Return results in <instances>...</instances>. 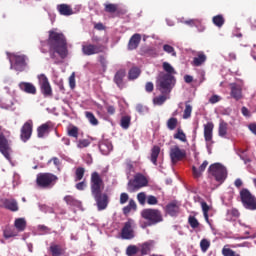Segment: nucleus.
<instances>
[{"instance_id": "5fc2aeb1", "label": "nucleus", "mask_w": 256, "mask_h": 256, "mask_svg": "<svg viewBox=\"0 0 256 256\" xmlns=\"http://www.w3.org/2000/svg\"><path fill=\"white\" fill-rule=\"evenodd\" d=\"M163 51H165V53L172 54V57H177V52H175V48H173V46H171L169 44H165L163 46Z\"/></svg>"}, {"instance_id": "473e14b6", "label": "nucleus", "mask_w": 256, "mask_h": 256, "mask_svg": "<svg viewBox=\"0 0 256 256\" xmlns=\"http://www.w3.org/2000/svg\"><path fill=\"white\" fill-rule=\"evenodd\" d=\"M201 207H202L203 216H204L206 223L211 225V222H209V211H210L211 207H209V204H207V202H205V201L201 202Z\"/></svg>"}, {"instance_id": "052dcab7", "label": "nucleus", "mask_w": 256, "mask_h": 256, "mask_svg": "<svg viewBox=\"0 0 256 256\" xmlns=\"http://www.w3.org/2000/svg\"><path fill=\"white\" fill-rule=\"evenodd\" d=\"M129 201V194L123 192L120 194V205H125Z\"/></svg>"}, {"instance_id": "3c124183", "label": "nucleus", "mask_w": 256, "mask_h": 256, "mask_svg": "<svg viewBox=\"0 0 256 256\" xmlns=\"http://www.w3.org/2000/svg\"><path fill=\"white\" fill-rule=\"evenodd\" d=\"M76 178L75 181H81L83 177H85V168L83 167H78L75 172Z\"/></svg>"}, {"instance_id": "13d9d810", "label": "nucleus", "mask_w": 256, "mask_h": 256, "mask_svg": "<svg viewBox=\"0 0 256 256\" xmlns=\"http://www.w3.org/2000/svg\"><path fill=\"white\" fill-rule=\"evenodd\" d=\"M136 111L140 115H143V113H147V111H149V108H147V106H144L143 104H137Z\"/></svg>"}, {"instance_id": "c9c22d12", "label": "nucleus", "mask_w": 256, "mask_h": 256, "mask_svg": "<svg viewBox=\"0 0 256 256\" xmlns=\"http://www.w3.org/2000/svg\"><path fill=\"white\" fill-rule=\"evenodd\" d=\"M120 125L122 129H129V127L131 126V116L129 115L122 116L120 120Z\"/></svg>"}, {"instance_id": "ea45409f", "label": "nucleus", "mask_w": 256, "mask_h": 256, "mask_svg": "<svg viewBox=\"0 0 256 256\" xmlns=\"http://www.w3.org/2000/svg\"><path fill=\"white\" fill-rule=\"evenodd\" d=\"M219 137H225L227 135V122L221 121L218 128Z\"/></svg>"}, {"instance_id": "0eeeda50", "label": "nucleus", "mask_w": 256, "mask_h": 256, "mask_svg": "<svg viewBox=\"0 0 256 256\" xmlns=\"http://www.w3.org/2000/svg\"><path fill=\"white\" fill-rule=\"evenodd\" d=\"M240 201L245 209L256 211V197L247 188L240 191Z\"/></svg>"}, {"instance_id": "37998d69", "label": "nucleus", "mask_w": 256, "mask_h": 256, "mask_svg": "<svg viewBox=\"0 0 256 256\" xmlns=\"http://www.w3.org/2000/svg\"><path fill=\"white\" fill-rule=\"evenodd\" d=\"M191 113H193V106H191V104H189V102H185L183 119H189V117H191Z\"/></svg>"}, {"instance_id": "6e6d98bb", "label": "nucleus", "mask_w": 256, "mask_h": 256, "mask_svg": "<svg viewBox=\"0 0 256 256\" xmlns=\"http://www.w3.org/2000/svg\"><path fill=\"white\" fill-rule=\"evenodd\" d=\"M137 199L140 205H145V203H147V195L145 194V192L138 193Z\"/></svg>"}, {"instance_id": "8fccbe9b", "label": "nucleus", "mask_w": 256, "mask_h": 256, "mask_svg": "<svg viewBox=\"0 0 256 256\" xmlns=\"http://www.w3.org/2000/svg\"><path fill=\"white\" fill-rule=\"evenodd\" d=\"M68 136L74 137V139H78L79 137V128L77 126H72L68 129Z\"/></svg>"}, {"instance_id": "69168bd1", "label": "nucleus", "mask_w": 256, "mask_h": 256, "mask_svg": "<svg viewBox=\"0 0 256 256\" xmlns=\"http://www.w3.org/2000/svg\"><path fill=\"white\" fill-rule=\"evenodd\" d=\"M69 85L71 89H75V72H73L69 77Z\"/></svg>"}, {"instance_id": "2eb2a0df", "label": "nucleus", "mask_w": 256, "mask_h": 256, "mask_svg": "<svg viewBox=\"0 0 256 256\" xmlns=\"http://www.w3.org/2000/svg\"><path fill=\"white\" fill-rule=\"evenodd\" d=\"M134 226H135V221L133 219H128V221L125 222L121 231L122 239H133V237H135L134 231H133Z\"/></svg>"}, {"instance_id": "e433bc0d", "label": "nucleus", "mask_w": 256, "mask_h": 256, "mask_svg": "<svg viewBox=\"0 0 256 256\" xmlns=\"http://www.w3.org/2000/svg\"><path fill=\"white\" fill-rule=\"evenodd\" d=\"M85 117L86 119H88L91 125H99V120H97V117H95V114H93L92 112L86 111Z\"/></svg>"}, {"instance_id": "4d7b16f0", "label": "nucleus", "mask_w": 256, "mask_h": 256, "mask_svg": "<svg viewBox=\"0 0 256 256\" xmlns=\"http://www.w3.org/2000/svg\"><path fill=\"white\" fill-rule=\"evenodd\" d=\"M146 203L148 205H157V203H159V200L157 199V197H155L153 195H149L146 198Z\"/></svg>"}, {"instance_id": "393cba45", "label": "nucleus", "mask_w": 256, "mask_h": 256, "mask_svg": "<svg viewBox=\"0 0 256 256\" xmlns=\"http://www.w3.org/2000/svg\"><path fill=\"white\" fill-rule=\"evenodd\" d=\"M205 61H207V55L203 52H198L197 56L193 58L192 65L193 67H201Z\"/></svg>"}, {"instance_id": "09e8293b", "label": "nucleus", "mask_w": 256, "mask_h": 256, "mask_svg": "<svg viewBox=\"0 0 256 256\" xmlns=\"http://www.w3.org/2000/svg\"><path fill=\"white\" fill-rule=\"evenodd\" d=\"M211 247V242L207 239H202L200 241V249L203 253H207V250Z\"/></svg>"}, {"instance_id": "72a5a7b5", "label": "nucleus", "mask_w": 256, "mask_h": 256, "mask_svg": "<svg viewBox=\"0 0 256 256\" xmlns=\"http://www.w3.org/2000/svg\"><path fill=\"white\" fill-rule=\"evenodd\" d=\"M212 23L216 26V27H223V25H225V18L223 17V15L218 14L216 16H214L212 18Z\"/></svg>"}, {"instance_id": "4468645a", "label": "nucleus", "mask_w": 256, "mask_h": 256, "mask_svg": "<svg viewBox=\"0 0 256 256\" xmlns=\"http://www.w3.org/2000/svg\"><path fill=\"white\" fill-rule=\"evenodd\" d=\"M33 135V120L26 121L20 130V139L23 143H27Z\"/></svg>"}, {"instance_id": "aec40b11", "label": "nucleus", "mask_w": 256, "mask_h": 256, "mask_svg": "<svg viewBox=\"0 0 256 256\" xmlns=\"http://www.w3.org/2000/svg\"><path fill=\"white\" fill-rule=\"evenodd\" d=\"M139 43H141V34H134L130 38L128 42V51H134V49H137L139 47Z\"/></svg>"}, {"instance_id": "412c9836", "label": "nucleus", "mask_w": 256, "mask_h": 256, "mask_svg": "<svg viewBox=\"0 0 256 256\" xmlns=\"http://www.w3.org/2000/svg\"><path fill=\"white\" fill-rule=\"evenodd\" d=\"M165 211L170 217H177L179 215V205H177V202H171L166 205Z\"/></svg>"}, {"instance_id": "39448f33", "label": "nucleus", "mask_w": 256, "mask_h": 256, "mask_svg": "<svg viewBox=\"0 0 256 256\" xmlns=\"http://www.w3.org/2000/svg\"><path fill=\"white\" fill-rule=\"evenodd\" d=\"M57 181H59V177L49 172L39 173L36 176V185L40 189H53L57 185Z\"/></svg>"}, {"instance_id": "f257e3e1", "label": "nucleus", "mask_w": 256, "mask_h": 256, "mask_svg": "<svg viewBox=\"0 0 256 256\" xmlns=\"http://www.w3.org/2000/svg\"><path fill=\"white\" fill-rule=\"evenodd\" d=\"M47 45L49 48L50 59H55L57 55H59L61 59H67L69 56V46L65 34L50 30L48 32Z\"/></svg>"}, {"instance_id": "0e129e2a", "label": "nucleus", "mask_w": 256, "mask_h": 256, "mask_svg": "<svg viewBox=\"0 0 256 256\" xmlns=\"http://www.w3.org/2000/svg\"><path fill=\"white\" fill-rule=\"evenodd\" d=\"M228 215H231L232 217H235L237 219L240 213L239 210H237V208H232L231 210H228Z\"/></svg>"}, {"instance_id": "de8ad7c7", "label": "nucleus", "mask_w": 256, "mask_h": 256, "mask_svg": "<svg viewBox=\"0 0 256 256\" xmlns=\"http://www.w3.org/2000/svg\"><path fill=\"white\" fill-rule=\"evenodd\" d=\"M167 95L168 94H162L160 96H157L153 99L154 105H163L167 101Z\"/></svg>"}, {"instance_id": "9d476101", "label": "nucleus", "mask_w": 256, "mask_h": 256, "mask_svg": "<svg viewBox=\"0 0 256 256\" xmlns=\"http://www.w3.org/2000/svg\"><path fill=\"white\" fill-rule=\"evenodd\" d=\"M11 68L20 73L25 71L27 67V57L25 55H10Z\"/></svg>"}, {"instance_id": "c756f323", "label": "nucleus", "mask_w": 256, "mask_h": 256, "mask_svg": "<svg viewBox=\"0 0 256 256\" xmlns=\"http://www.w3.org/2000/svg\"><path fill=\"white\" fill-rule=\"evenodd\" d=\"M104 11L106 13H117L125 15V11H119L117 4H104Z\"/></svg>"}, {"instance_id": "603ef678", "label": "nucleus", "mask_w": 256, "mask_h": 256, "mask_svg": "<svg viewBox=\"0 0 256 256\" xmlns=\"http://www.w3.org/2000/svg\"><path fill=\"white\" fill-rule=\"evenodd\" d=\"M91 145V141L89 139H80L77 142L78 149H85V147H89Z\"/></svg>"}, {"instance_id": "a878e982", "label": "nucleus", "mask_w": 256, "mask_h": 256, "mask_svg": "<svg viewBox=\"0 0 256 256\" xmlns=\"http://www.w3.org/2000/svg\"><path fill=\"white\" fill-rule=\"evenodd\" d=\"M141 75V69L137 66H133L128 71V81H135V79H139Z\"/></svg>"}, {"instance_id": "a18cd8bd", "label": "nucleus", "mask_w": 256, "mask_h": 256, "mask_svg": "<svg viewBox=\"0 0 256 256\" xmlns=\"http://www.w3.org/2000/svg\"><path fill=\"white\" fill-rule=\"evenodd\" d=\"M222 255L223 256H241L237 252L233 251L231 248H229L227 245H225L222 249Z\"/></svg>"}, {"instance_id": "79ce46f5", "label": "nucleus", "mask_w": 256, "mask_h": 256, "mask_svg": "<svg viewBox=\"0 0 256 256\" xmlns=\"http://www.w3.org/2000/svg\"><path fill=\"white\" fill-rule=\"evenodd\" d=\"M64 201L67 203V205H71L72 207H79L80 205V202L73 196H66Z\"/></svg>"}, {"instance_id": "4be33fe9", "label": "nucleus", "mask_w": 256, "mask_h": 256, "mask_svg": "<svg viewBox=\"0 0 256 256\" xmlns=\"http://www.w3.org/2000/svg\"><path fill=\"white\" fill-rule=\"evenodd\" d=\"M207 165H209V162L207 160H205L199 166V168H197L195 166L192 167V173H193L194 179H199V177H201V175H203V173L205 172V169H207Z\"/></svg>"}, {"instance_id": "cd10ccee", "label": "nucleus", "mask_w": 256, "mask_h": 256, "mask_svg": "<svg viewBox=\"0 0 256 256\" xmlns=\"http://www.w3.org/2000/svg\"><path fill=\"white\" fill-rule=\"evenodd\" d=\"M159 153H161V147L155 145L151 149L150 161L153 165H157V159H159Z\"/></svg>"}, {"instance_id": "ddd939ff", "label": "nucleus", "mask_w": 256, "mask_h": 256, "mask_svg": "<svg viewBox=\"0 0 256 256\" xmlns=\"http://www.w3.org/2000/svg\"><path fill=\"white\" fill-rule=\"evenodd\" d=\"M169 155L172 163H179V161L187 159V151L185 149H181L178 145L170 148Z\"/></svg>"}, {"instance_id": "b1692460", "label": "nucleus", "mask_w": 256, "mask_h": 256, "mask_svg": "<svg viewBox=\"0 0 256 256\" xmlns=\"http://www.w3.org/2000/svg\"><path fill=\"white\" fill-rule=\"evenodd\" d=\"M57 11L60 15H64V17H69V15H73V9L68 4H59L57 6Z\"/></svg>"}, {"instance_id": "774afa93", "label": "nucleus", "mask_w": 256, "mask_h": 256, "mask_svg": "<svg viewBox=\"0 0 256 256\" xmlns=\"http://www.w3.org/2000/svg\"><path fill=\"white\" fill-rule=\"evenodd\" d=\"M210 103L215 104V103H219V101H221V98L218 95H213L210 99H209Z\"/></svg>"}, {"instance_id": "58836bf2", "label": "nucleus", "mask_w": 256, "mask_h": 256, "mask_svg": "<svg viewBox=\"0 0 256 256\" xmlns=\"http://www.w3.org/2000/svg\"><path fill=\"white\" fill-rule=\"evenodd\" d=\"M174 139H178L182 141V143H187V135H185V132L180 128H178L177 133L174 134Z\"/></svg>"}, {"instance_id": "9b49d317", "label": "nucleus", "mask_w": 256, "mask_h": 256, "mask_svg": "<svg viewBox=\"0 0 256 256\" xmlns=\"http://www.w3.org/2000/svg\"><path fill=\"white\" fill-rule=\"evenodd\" d=\"M38 85L40 87V93L43 97H53V88H51V83H49V78L45 74L38 75Z\"/></svg>"}, {"instance_id": "2f4dec72", "label": "nucleus", "mask_w": 256, "mask_h": 256, "mask_svg": "<svg viewBox=\"0 0 256 256\" xmlns=\"http://www.w3.org/2000/svg\"><path fill=\"white\" fill-rule=\"evenodd\" d=\"M130 211H137V203L133 199L123 208L124 215H129Z\"/></svg>"}, {"instance_id": "5701e85b", "label": "nucleus", "mask_w": 256, "mask_h": 256, "mask_svg": "<svg viewBox=\"0 0 256 256\" xmlns=\"http://www.w3.org/2000/svg\"><path fill=\"white\" fill-rule=\"evenodd\" d=\"M230 95L236 101H239L240 99H243V90L241 89V86L233 84L231 86Z\"/></svg>"}, {"instance_id": "49530a36", "label": "nucleus", "mask_w": 256, "mask_h": 256, "mask_svg": "<svg viewBox=\"0 0 256 256\" xmlns=\"http://www.w3.org/2000/svg\"><path fill=\"white\" fill-rule=\"evenodd\" d=\"M5 239H11V237H17V232L15 229L6 228L3 232Z\"/></svg>"}, {"instance_id": "6e6552de", "label": "nucleus", "mask_w": 256, "mask_h": 256, "mask_svg": "<svg viewBox=\"0 0 256 256\" xmlns=\"http://www.w3.org/2000/svg\"><path fill=\"white\" fill-rule=\"evenodd\" d=\"M208 172L216 179V181H218V183H224L225 179H227V168H225L221 163H214L210 165Z\"/></svg>"}, {"instance_id": "680f3d73", "label": "nucleus", "mask_w": 256, "mask_h": 256, "mask_svg": "<svg viewBox=\"0 0 256 256\" xmlns=\"http://www.w3.org/2000/svg\"><path fill=\"white\" fill-rule=\"evenodd\" d=\"M106 111H107L108 115H114L116 113V108L113 105L107 104Z\"/></svg>"}, {"instance_id": "a19ab883", "label": "nucleus", "mask_w": 256, "mask_h": 256, "mask_svg": "<svg viewBox=\"0 0 256 256\" xmlns=\"http://www.w3.org/2000/svg\"><path fill=\"white\" fill-rule=\"evenodd\" d=\"M178 123H179V121L177 120V118L172 117V118L168 119V121H167V128L170 131H175V129H177Z\"/></svg>"}, {"instance_id": "7c9ffc66", "label": "nucleus", "mask_w": 256, "mask_h": 256, "mask_svg": "<svg viewBox=\"0 0 256 256\" xmlns=\"http://www.w3.org/2000/svg\"><path fill=\"white\" fill-rule=\"evenodd\" d=\"M99 149L103 155H108V153H111L113 151V145L109 142H101L99 144Z\"/></svg>"}, {"instance_id": "e2e57ef3", "label": "nucleus", "mask_w": 256, "mask_h": 256, "mask_svg": "<svg viewBox=\"0 0 256 256\" xmlns=\"http://www.w3.org/2000/svg\"><path fill=\"white\" fill-rule=\"evenodd\" d=\"M153 89H155L153 82H147L145 85V91H147V93H153Z\"/></svg>"}, {"instance_id": "864d4df0", "label": "nucleus", "mask_w": 256, "mask_h": 256, "mask_svg": "<svg viewBox=\"0 0 256 256\" xmlns=\"http://www.w3.org/2000/svg\"><path fill=\"white\" fill-rule=\"evenodd\" d=\"M188 223L192 229H197L199 227V220L195 216H189Z\"/></svg>"}, {"instance_id": "dca6fc26", "label": "nucleus", "mask_w": 256, "mask_h": 256, "mask_svg": "<svg viewBox=\"0 0 256 256\" xmlns=\"http://www.w3.org/2000/svg\"><path fill=\"white\" fill-rule=\"evenodd\" d=\"M127 76V70L125 68L119 69L113 78V82L117 85L118 89H125V77Z\"/></svg>"}, {"instance_id": "c85d7f7f", "label": "nucleus", "mask_w": 256, "mask_h": 256, "mask_svg": "<svg viewBox=\"0 0 256 256\" xmlns=\"http://www.w3.org/2000/svg\"><path fill=\"white\" fill-rule=\"evenodd\" d=\"M14 227L17 231L23 232L27 228V221H25V218H17L14 222Z\"/></svg>"}, {"instance_id": "f3484780", "label": "nucleus", "mask_w": 256, "mask_h": 256, "mask_svg": "<svg viewBox=\"0 0 256 256\" xmlns=\"http://www.w3.org/2000/svg\"><path fill=\"white\" fill-rule=\"evenodd\" d=\"M213 129H215V125L213 124V122H207L204 125V139L206 143H210L211 145L215 143L213 141Z\"/></svg>"}, {"instance_id": "7ed1b4c3", "label": "nucleus", "mask_w": 256, "mask_h": 256, "mask_svg": "<svg viewBox=\"0 0 256 256\" xmlns=\"http://www.w3.org/2000/svg\"><path fill=\"white\" fill-rule=\"evenodd\" d=\"M175 76L171 74H166L165 72H161L156 80V87L162 95H169L173 88L175 87Z\"/></svg>"}, {"instance_id": "338daca9", "label": "nucleus", "mask_w": 256, "mask_h": 256, "mask_svg": "<svg viewBox=\"0 0 256 256\" xmlns=\"http://www.w3.org/2000/svg\"><path fill=\"white\" fill-rule=\"evenodd\" d=\"M86 187L87 183H85V181L76 184V189H78V191H84Z\"/></svg>"}, {"instance_id": "4c0bfd02", "label": "nucleus", "mask_w": 256, "mask_h": 256, "mask_svg": "<svg viewBox=\"0 0 256 256\" xmlns=\"http://www.w3.org/2000/svg\"><path fill=\"white\" fill-rule=\"evenodd\" d=\"M139 248L135 245H130L126 249V255L128 256H139Z\"/></svg>"}, {"instance_id": "6ab92c4d", "label": "nucleus", "mask_w": 256, "mask_h": 256, "mask_svg": "<svg viewBox=\"0 0 256 256\" xmlns=\"http://www.w3.org/2000/svg\"><path fill=\"white\" fill-rule=\"evenodd\" d=\"M0 203L1 207H4V209H8V211H19V205L17 204V200L15 199H2Z\"/></svg>"}, {"instance_id": "a211bd4d", "label": "nucleus", "mask_w": 256, "mask_h": 256, "mask_svg": "<svg viewBox=\"0 0 256 256\" xmlns=\"http://www.w3.org/2000/svg\"><path fill=\"white\" fill-rule=\"evenodd\" d=\"M18 87L21 91L27 93L28 95H37V87H35L31 82H20Z\"/></svg>"}, {"instance_id": "1a4fd4ad", "label": "nucleus", "mask_w": 256, "mask_h": 256, "mask_svg": "<svg viewBox=\"0 0 256 256\" xmlns=\"http://www.w3.org/2000/svg\"><path fill=\"white\" fill-rule=\"evenodd\" d=\"M147 185H149V180H147V177L141 173H138L134 176V179L129 180L128 191L130 193H134V191L147 187Z\"/></svg>"}, {"instance_id": "bb28decb", "label": "nucleus", "mask_w": 256, "mask_h": 256, "mask_svg": "<svg viewBox=\"0 0 256 256\" xmlns=\"http://www.w3.org/2000/svg\"><path fill=\"white\" fill-rule=\"evenodd\" d=\"M50 128L51 127L47 123L40 125L37 128V136L39 137V139H43V137H45V135H49Z\"/></svg>"}, {"instance_id": "20e7f679", "label": "nucleus", "mask_w": 256, "mask_h": 256, "mask_svg": "<svg viewBox=\"0 0 256 256\" xmlns=\"http://www.w3.org/2000/svg\"><path fill=\"white\" fill-rule=\"evenodd\" d=\"M141 217L147 221L143 227H153V225L163 222V214L159 211V209H143L141 211Z\"/></svg>"}, {"instance_id": "f8f14e48", "label": "nucleus", "mask_w": 256, "mask_h": 256, "mask_svg": "<svg viewBox=\"0 0 256 256\" xmlns=\"http://www.w3.org/2000/svg\"><path fill=\"white\" fill-rule=\"evenodd\" d=\"M105 45L103 44H85L82 45V53L86 56L99 55V53H105Z\"/></svg>"}, {"instance_id": "c03bdc74", "label": "nucleus", "mask_w": 256, "mask_h": 256, "mask_svg": "<svg viewBox=\"0 0 256 256\" xmlns=\"http://www.w3.org/2000/svg\"><path fill=\"white\" fill-rule=\"evenodd\" d=\"M162 67L164 71H166V75H175L177 72L175 71V68L169 64V62H164L162 64Z\"/></svg>"}, {"instance_id": "f704fd0d", "label": "nucleus", "mask_w": 256, "mask_h": 256, "mask_svg": "<svg viewBox=\"0 0 256 256\" xmlns=\"http://www.w3.org/2000/svg\"><path fill=\"white\" fill-rule=\"evenodd\" d=\"M50 253H52V256H61L63 255V248L60 245L53 244L50 246Z\"/></svg>"}, {"instance_id": "bf43d9fd", "label": "nucleus", "mask_w": 256, "mask_h": 256, "mask_svg": "<svg viewBox=\"0 0 256 256\" xmlns=\"http://www.w3.org/2000/svg\"><path fill=\"white\" fill-rule=\"evenodd\" d=\"M98 61L101 65V67H103V69H107V57L105 55H99L98 56Z\"/></svg>"}, {"instance_id": "423d86ee", "label": "nucleus", "mask_w": 256, "mask_h": 256, "mask_svg": "<svg viewBox=\"0 0 256 256\" xmlns=\"http://www.w3.org/2000/svg\"><path fill=\"white\" fill-rule=\"evenodd\" d=\"M10 131L3 130L0 126V153L6 158L11 159V141L9 140Z\"/></svg>"}, {"instance_id": "f03ea898", "label": "nucleus", "mask_w": 256, "mask_h": 256, "mask_svg": "<svg viewBox=\"0 0 256 256\" xmlns=\"http://www.w3.org/2000/svg\"><path fill=\"white\" fill-rule=\"evenodd\" d=\"M105 190V182L99 172H92L90 177V191L92 197L96 201L98 211H104L109 205V195L103 193Z\"/></svg>"}]
</instances>
